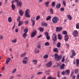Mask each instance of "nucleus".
<instances>
[{
	"label": "nucleus",
	"mask_w": 79,
	"mask_h": 79,
	"mask_svg": "<svg viewBox=\"0 0 79 79\" xmlns=\"http://www.w3.org/2000/svg\"><path fill=\"white\" fill-rule=\"evenodd\" d=\"M51 18V16H48V17L46 18V21H48V20H50V19Z\"/></svg>",
	"instance_id": "nucleus-38"
},
{
	"label": "nucleus",
	"mask_w": 79,
	"mask_h": 79,
	"mask_svg": "<svg viewBox=\"0 0 79 79\" xmlns=\"http://www.w3.org/2000/svg\"><path fill=\"white\" fill-rule=\"evenodd\" d=\"M3 39V36L0 35V40H2Z\"/></svg>",
	"instance_id": "nucleus-53"
},
{
	"label": "nucleus",
	"mask_w": 79,
	"mask_h": 79,
	"mask_svg": "<svg viewBox=\"0 0 79 79\" xmlns=\"http://www.w3.org/2000/svg\"><path fill=\"white\" fill-rule=\"evenodd\" d=\"M44 45L45 46H49V43L48 42H47L45 43Z\"/></svg>",
	"instance_id": "nucleus-43"
},
{
	"label": "nucleus",
	"mask_w": 79,
	"mask_h": 79,
	"mask_svg": "<svg viewBox=\"0 0 79 79\" xmlns=\"http://www.w3.org/2000/svg\"><path fill=\"white\" fill-rule=\"evenodd\" d=\"M52 38L53 41H55V42L56 41L57 39L56 38V34H53L52 36Z\"/></svg>",
	"instance_id": "nucleus-6"
},
{
	"label": "nucleus",
	"mask_w": 79,
	"mask_h": 79,
	"mask_svg": "<svg viewBox=\"0 0 79 79\" xmlns=\"http://www.w3.org/2000/svg\"><path fill=\"white\" fill-rule=\"evenodd\" d=\"M69 73H70L69 70L68 69L66 70L65 71V73L66 74H69Z\"/></svg>",
	"instance_id": "nucleus-26"
},
{
	"label": "nucleus",
	"mask_w": 79,
	"mask_h": 79,
	"mask_svg": "<svg viewBox=\"0 0 79 79\" xmlns=\"http://www.w3.org/2000/svg\"><path fill=\"white\" fill-rule=\"evenodd\" d=\"M11 42H12V43L15 44V43H16V42H17V39H15L14 40L11 41Z\"/></svg>",
	"instance_id": "nucleus-34"
},
{
	"label": "nucleus",
	"mask_w": 79,
	"mask_h": 79,
	"mask_svg": "<svg viewBox=\"0 0 79 79\" xmlns=\"http://www.w3.org/2000/svg\"><path fill=\"white\" fill-rule=\"evenodd\" d=\"M64 60H65V59H64V56L62 59L61 61V62H64Z\"/></svg>",
	"instance_id": "nucleus-50"
},
{
	"label": "nucleus",
	"mask_w": 79,
	"mask_h": 79,
	"mask_svg": "<svg viewBox=\"0 0 79 79\" xmlns=\"http://www.w3.org/2000/svg\"><path fill=\"white\" fill-rule=\"evenodd\" d=\"M76 78V76H75V75H73V77H72V79H75Z\"/></svg>",
	"instance_id": "nucleus-64"
},
{
	"label": "nucleus",
	"mask_w": 79,
	"mask_h": 79,
	"mask_svg": "<svg viewBox=\"0 0 79 79\" xmlns=\"http://www.w3.org/2000/svg\"><path fill=\"white\" fill-rule=\"evenodd\" d=\"M64 40L66 42V41H68V39H69V37L68 36V35H65L64 36Z\"/></svg>",
	"instance_id": "nucleus-12"
},
{
	"label": "nucleus",
	"mask_w": 79,
	"mask_h": 79,
	"mask_svg": "<svg viewBox=\"0 0 79 79\" xmlns=\"http://www.w3.org/2000/svg\"><path fill=\"white\" fill-rule=\"evenodd\" d=\"M63 34L64 35H67V34H68V32L66 31H63Z\"/></svg>",
	"instance_id": "nucleus-37"
},
{
	"label": "nucleus",
	"mask_w": 79,
	"mask_h": 79,
	"mask_svg": "<svg viewBox=\"0 0 79 79\" xmlns=\"http://www.w3.org/2000/svg\"><path fill=\"white\" fill-rule=\"evenodd\" d=\"M17 6H22V5H23V3L21 1H19L17 2Z\"/></svg>",
	"instance_id": "nucleus-11"
},
{
	"label": "nucleus",
	"mask_w": 79,
	"mask_h": 79,
	"mask_svg": "<svg viewBox=\"0 0 79 79\" xmlns=\"http://www.w3.org/2000/svg\"><path fill=\"white\" fill-rule=\"evenodd\" d=\"M14 79V77L13 76H10L9 79Z\"/></svg>",
	"instance_id": "nucleus-55"
},
{
	"label": "nucleus",
	"mask_w": 79,
	"mask_h": 79,
	"mask_svg": "<svg viewBox=\"0 0 79 79\" xmlns=\"http://www.w3.org/2000/svg\"><path fill=\"white\" fill-rule=\"evenodd\" d=\"M71 52L73 56H76V52H75V51H74V50H72L71 51Z\"/></svg>",
	"instance_id": "nucleus-30"
},
{
	"label": "nucleus",
	"mask_w": 79,
	"mask_h": 79,
	"mask_svg": "<svg viewBox=\"0 0 79 79\" xmlns=\"http://www.w3.org/2000/svg\"><path fill=\"white\" fill-rule=\"evenodd\" d=\"M61 66V64L60 63L58 64L57 65V66L58 67H59V66Z\"/></svg>",
	"instance_id": "nucleus-59"
},
{
	"label": "nucleus",
	"mask_w": 79,
	"mask_h": 79,
	"mask_svg": "<svg viewBox=\"0 0 79 79\" xmlns=\"http://www.w3.org/2000/svg\"><path fill=\"white\" fill-rule=\"evenodd\" d=\"M23 21H19V23L18 25V26H22L23 24Z\"/></svg>",
	"instance_id": "nucleus-24"
},
{
	"label": "nucleus",
	"mask_w": 79,
	"mask_h": 79,
	"mask_svg": "<svg viewBox=\"0 0 79 79\" xmlns=\"http://www.w3.org/2000/svg\"><path fill=\"white\" fill-rule=\"evenodd\" d=\"M78 71H79V70H78V69H75V74H77V73H78Z\"/></svg>",
	"instance_id": "nucleus-51"
},
{
	"label": "nucleus",
	"mask_w": 79,
	"mask_h": 79,
	"mask_svg": "<svg viewBox=\"0 0 79 79\" xmlns=\"http://www.w3.org/2000/svg\"><path fill=\"white\" fill-rule=\"evenodd\" d=\"M11 60V58H8L6 61V64H7L8 63V62H10Z\"/></svg>",
	"instance_id": "nucleus-19"
},
{
	"label": "nucleus",
	"mask_w": 79,
	"mask_h": 79,
	"mask_svg": "<svg viewBox=\"0 0 79 79\" xmlns=\"http://www.w3.org/2000/svg\"><path fill=\"white\" fill-rule=\"evenodd\" d=\"M40 15H38L36 17V21H38V20L40 19Z\"/></svg>",
	"instance_id": "nucleus-42"
},
{
	"label": "nucleus",
	"mask_w": 79,
	"mask_h": 79,
	"mask_svg": "<svg viewBox=\"0 0 79 79\" xmlns=\"http://www.w3.org/2000/svg\"><path fill=\"white\" fill-rule=\"evenodd\" d=\"M50 70H46L45 71V73L47 74H49V73H50Z\"/></svg>",
	"instance_id": "nucleus-41"
},
{
	"label": "nucleus",
	"mask_w": 79,
	"mask_h": 79,
	"mask_svg": "<svg viewBox=\"0 0 79 79\" xmlns=\"http://www.w3.org/2000/svg\"><path fill=\"white\" fill-rule=\"evenodd\" d=\"M27 33H23V39H26V37H27Z\"/></svg>",
	"instance_id": "nucleus-29"
},
{
	"label": "nucleus",
	"mask_w": 79,
	"mask_h": 79,
	"mask_svg": "<svg viewBox=\"0 0 79 79\" xmlns=\"http://www.w3.org/2000/svg\"><path fill=\"white\" fill-rule=\"evenodd\" d=\"M16 76L17 77H21V74H17Z\"/></svg>",
	"instance_id": "nucleus-57"
},
{
	"label": "nucleus",
	"mask_w": 79,
	"mask_h": 79,
	"mask_svg": "<svg viewBox=\"0 0 79 79\" xmlns=\"http://www.w3.org/2000/svg\"><path fill=\"white\" fill-rule=\"evenodd\" d=\"M58 38L59 39V40H61L62 39V36L60 34H59Z\"/></svg>",
	"instance_id": "nucleus-25"
},
{
	"label": "nucleus",
	"mask_w": 79,
	"mask_h": 79,
	"mask_svg": "<svg viewBox=\"0 0 79 79\" xmlns=\"http://www.w3.org/2000/svg\"><path fill=\"white\" fill-rule=\"evenodd\" d=\"M15 24L14 25L13 27L12 28V30H14L15 29Z\"/></svg>",
	"instance_id": "nucleus-61"
},
{
	"label": "nucleus",
	"mask_w": 79,
	"mask_h": 79,
	"mask_svg": "<svg viewBox=\"0 0 79 79\" xmlns=\"http://www.w3.org/2000/svg\"><path fill=\"white\" fill-rule=\"evenodd\" d=\"M9 51L10 52H13V50H12V49H11V48H10L9 49Z\"/></svg>",
	"instance_id": "nucleus-62"
},
{
	"label": "nucleus",
	"mask_w": 79,
	"mask_h": 79,
	"mask_svg": "<svg viewBox=\"0 0 79 79\" xmlns=\"http://www.w3.org/2000/svg\"><path fill=\"white\" fill-rule=\"evenodd\" d=\"M35 18L34 17H32L31 19V21L32 23V26H34L35 24Z\"/></svg>",
	"instance_id": "nucleus-7"
},
{
	"label": "nucleus",
	"mask_w": 79,
	"mask_h": 79,
	"mask_svg": "<svg viewBox=\"0 0 79 79\" xmlns=\"http://www.w3.org/2000/svg\"><path fill=\"white\" fill-rule=\"evenodd\" d=\"M65 67V64H63L62 65L60 66V69H64V68Z\"/></svg>",
	"instance_id": "nucleus-20"
},
{
	"label": "nucleus",
	"mask_w": 79,
	"mask_h": 79,
	"mask_svg": "<svg viewBox=\"0 0 79 79\" xmlns=\"http://www.w3.org/2000/svg\"><path fill=\"white\" fill-rule=\"evenodd\" d=\"M11 4L12 5L11 6V7L12 9V10H15V8H16V6H15V5L13 4V3H12V2H11Z\"/></svg>",
	"instance_id": "nucleus-13"
},
{
	"label": "nucleus",
	"mask_w": 79,
	"mask_h": 79,
	"mask_svg": "<svg viewBox=\"0 0 79 79\" xmlns=\"http://www.w3.org/2000/svg\"><path fill=\"white\" fill-rule=\"evenodd\" d=\"M73 35L74 37H77L78 35V31L77 30L73 31Z\"/></svg>",
	"instance_id": "nucleus-5"
},
{
	"label": "nucleus",
	"mask_w": 79,
	"mask_h": 79,
	"mask_svg": "<svg viewBox=\"0 0 79 79\" xmlns=\"http://www.w3.org/2000/svg\"><path fill=\"white\" fill-rule=\"evenodd\" d=\"M20 19H21V17H20V16L18 17L17 19V21L18 22L19 21H20Z\"/></svg>",
	"instance_id": "nucleus-45"
},
{
	"label": "nucleus",
	"mask_w": 79,
	"mask_h": 79,
	"mask_svg": "<svg viewBox=\"0 0 79 79\" xmlns=\"http://www.w3.org/2000/svg\"><path fill=\"white\" fill-rule=\"evenodd\" d=\"M52 6L53 7H54V6H55V2H53L52 4Z\"/></svg>",
	"instance_id": "nucleus-44"
},
{
	"label": "nucleus",
	"mask_w": 79,
	"mask_h": 79,
	"mask_svg": "<svg viewBox=\"0 0 79 79\" xmlns=\"http://www.w3.org/2000/svg\"><path fill=\"white\" fill-rule=\"evenodd\" d=\"M30 10L27 9L25 12V15L26 17L27 18H31V15H29L30 13Z\"/></svg>",
	"instance_id": "nucleus-2"
},
{
	"label": "nucleus",
	"mask_w": 79,
	"mask_h": 79,
	"mask_svg": "<svg viewBox=\"0 0 79 79\" xmlns=\"http://www.w3.org/2000/svg\"><path fill=\"white\" fill-rule=\"evenodd\" d=\"M16 71H17V69H15L12 71V74H14V73H15L16 72Z\"/></svg>",
	"instance_id": "nucleus-32"
},
{
	"label": "nucleus",
	"mask_w": 79,
	"mask_h": 79,
	"mask_svg": "<svg viewBox=\"0 0 79 79\" xmlns=\"http://www.w3.org/2000/svg\"><path fill=\"white\" fill-rule=\"evenodd\" d=\"M25 24H28V23H29V22H28V21H27V20H26L25 21Z\"/></svg>",
	"instance_id": "nucleus-54"
},
{
	"label": "nucleus",
	"mask_w": 79,
	"mask_h": 79,
	"mask_svg": "<svg viewBox=\"0 0 79 79\" xmlns=\"http://www.w3.org/2000/svg\"><path fill=\"white\" fill-rule=\"evenodd\" d=\"M41 47V45H40V44H39L38 45L37 48H39L40 49Z\"/></svg>",
	"instance_id": "nucleus-52"
},
{
	"label": "nucleus",
	"mask_w": 79,
	"mask_h": 79,
	"mask_svg": "<svg viewBox=\"0 0 79 79\" xmlns=\"http://www.w3.org/2000/svg\"><path fill=\"white\" fill-rule=\"evenodd\" d=\"M62 29L63 28L61 27H57L56 28V32H60L61 31Z\"/></svg>",
	"instance_id": "nucleus-8"
},
{
	"label": "nucleus",
	"mask_w": 79,
	"mask_h": 79,
	"mask_svg": "<svg viewBox=\"0 0 79 79\" xmlns=\"http://www.w3.org/2000/svg\"><path fill=\"white\" fill-rule=\"evenodd\" d=\"M40 52V51L39 50V49H38V48L35 49V53H39Z\"/></svg>",
	"instance_id": "nucleus-18"
},
{
	"label": "nucleus",
	"mask_w": 79,
	"mask_h": 79,
	"mask_svg": "<svg viewBox=\"0 0 79 79\" xmlns=\"http://www.w3.org/2000/svg\"><path fill=\"white\" fill-rule=\"evenodd\" d=\"M63 4L64 5V6H66V2H65V1H63Z\"/></svg>",
	"instance_id": "nucleus-56"
},
{
	"label": "nucleus",
	"mask_w": 79,
	"mask_h": 79,
	"mask_svg": "<svg viewBox=\"0 0 79 79\" xmlns=\"http://www.w3.org/2000/svg\"><path fill=\"white\" fill-rule=\"evenodd\" d=\"M58 18L56 17H54L52 18V21L53 23L55 24H56L58 23Z\"/></svg>",
	"instance_id": "nucleus-3"
},
{
	"label": "nucleus",
	"mask_w": 79,
	"mask_h": 79,
	"mask_svg": "<svg viewBox=\"0 0 79 79\" xmlns=\"http://www.w3.org/2000/svg\"><path fill=\"white\" fill-rule=\"evenodd\" d=\"M44 34L45 36H48V32H45Z\"/></svg>",
	"instance_id": "nucleus-48"
},
{
	"label": "nucleus",
	"mask_w": 79,
	"mask_h": 79,
	"mask_svg": "<svg viewBox=\"0 0 79 79\" xmlns=\"http://www.w3.org/2000/svg\"><path fill=\"white\" fill-rule=\"evenodd\" d=\"M39 30L41 32H43L44 31V28L42 27H40L39 28Z\"/></svg>",
	"instance_id": "nucleus-39"
},
{
	"label": "nucleus",
	"mask_w": 79,
	"mask_h": 79,
	"mask_svg": "<svg viewBox=\"0 0 79 79\" xmlns=\"http://www.w3.org/2000/svg\"><path fill=\"white\" fill-rule=\"evenodd\" d=\"M48 57V55L47 54H46L44 56L43 58H44V59H47V58Z\"/></svg>",
	"instance_id": "nucleus-33"
},
{
	"label": "nucleus",
	"mask_w": 79,
	"mask_h": 79,
	"mask_svg": "<svg viewBox=\"0 0 79 79\" xmlns=\"http://www.w3.org/2000/svg\"><path fill=\"white\" fill-rule=\"evenodd\" d=\"M67 16L68 19H69V20H71V19H72V17L71 16V15H68Z\"/></svg>",
	"instance_id": "nucleus-31"
},
{
	"label": "nucleus",
	"mask_w": 79,
	"mask_h": 79,
	"mask_svg": "<svg viewBox=\"0 0 79 79\" xmlns=\"http://www.w3.org/2000/svg\"><path fill=\"white\" fill-rule=\"evenodd\" d=\"M32 62L34 64H37V60H33Z\"/></svg>",
	"instance_id": "nucleus-17"
},
{
	"label": "nucleus",
	"mask_w": 79,
	"mask_h": 79,
	"mask_svg": "<svg viewBox=\"0 0 79 79\" xmlns=\"http://www.w3.org/2000/svg\"><path fill=\"white\" fill-rule=\"evenodd\" d=\"M19 13L20 16H22L23 15L24 12H23V10H20L19 11Z\"/></svg>",
	"instance_id": "nucleus-15"
},
{
	"label": "nucleus",
	"mask_w": 79,
	"mask_h": 79,
	"mask_svg": "<svg viewBox=\"0 0 79 79\" xmlns=\"http://www.w3.org/2000/svg\"><path fill=\"white\" fill-rule=\"evenodd\" d=\"M52 63L51 61H50L46 64V66L48 68H50L51 66H52Z\"/></svg>",
	"instance_id": "nucleus-10"
},
{
	"label": "nucleus",
	"mask_w": 79,
	"mask_h": 79,
	"mask_svg": "<svg viewBox=\"0 0 79 79\" xmlns=\"http://www.w3.org/2000/svg\"><path fill=\"white\" fill-rule=\"evenodd\" d=\"M49 3H50L49 1H47V2H44V3H45V6H46V7H48V4H49Z\"/></svg>",
	"instance_id": "nucleus-23"
},
{
	"label": "nucleus",
	"mask_w": 79,
	"mask_h": 79,
	"mask_svg": "<svg viewBox=\"0 0 79 79\" xmlns=\"http://www.w3.org/2000/svg\"><path fill=\"white\" fill-rule=\"evenodd\" d=\"M26 54H27V53L26 52H24L20 55V57H21L22 58L24 57Z\"/></svg>",
	"instance_id": "nucleus-21"
},
{
	"label": "nucleus",
	"mask_w": 79,
	"mask_h": 79,
	"mask_svg": "<svg viewBox=\"0 0 79 79\" xmlns=\"http://www.w3.org/2000/svg\"><path fill=\"white\" fill-rule=\"evenodd\" d=\"M18 1H19V0H14L12 1V3H14V2H18Z\"/></svg>",
	"instance_id": "nucleus-49"
},
{
	"label": "nucleus",
	"mask_w": 79,
	"mask_h": 79,
	"mask_svg": "<svg viewBox=\"0 0 79 79\" xmlns=\"http://www.w3.org/2000/svg\"><path fill=\"white\" fill-rule=\"evenodd\" d=\"M53 51L55 52H56V53H57L58 52V50L57 48H55L53 49Z\"/></svg>",
	"instance_id": "nucleus-36"
},
{
	"label": "nucleus",
	"mask_w": 79,
	"mask_h": 79,
	"mask_svg": "<svg viewBox=\"0 0 79 79\" xmlns=\"http://www.w3.org/2000/svg\"><path fill=\"white\" fill-rule=\"evenodd\" d=\"M60 10L61 11L63 12V11H64V8L62 7L60 9Z\"/></svg>",
	"instance_id": "nucleus-46"
},
{
	"label": "nucleus",
	"mask_w": 79,
	"mask_h": 79,
	"mask_svg": "<svg viewBox=\"0 0 79 79\" xmlns=\"http://www.w3.org/2000/svg\"><path fill=\"white\" fill-rule=\"evenodd\" d=\"M46 38L47 40H50V37L49 36H47Z\"/></svg>",
	"instance_id": "nucleus-58"
},
{
	"label": "nucleus",
	"mask_w": 79,
	"mask_h": 79,
	"mask_svg": "<svg viewBox=\"0 0 79 79\" xmlns=\"http://www.w3.org/2000/svg\"><path fill=\"white\" fill-rule=\"evenodd\" d=\"M76 66L77 67H78V66H79V60L78 59H77L76 60Z\"/></svg>",
	"instance_id": "nucleus-22"
},
{
	"label": "nucleus",
	"mask_w": 79,
	"mask_h": 79,
	"mask_svg": "<svg viewBox=\"0 0 79 79\" xmlns=\"http://www.w3.org/2000/svg\"><path fill=\"white\" fill-rule=\"evenodd\" d=\"M66 46H67V48H69V44H66Z\"/></svg>",
	"instance_id": "nucleus-63"
},
{
	"label": "nucleus",
	"mask_w": 79,
	"mask_h": 79,
	"mask_svg": "<svg viewBox=\"0 0 79 79\" xmlns=\"http://www.w3.org/2000/svg\"><path fill=\"white\" fill-rule=\"evenodd\" d=\"M41 26H45V27H47L48 26V24L47 23H42L41 24Z\"/></svg>",
	"instance_id": "nucleus-14"
},
{
	"label": "nucleus",
	"mask_w": 79,
	"mask_h": 79,
	"mask_svg": "<svg viewBox=\"0 0 79 79\" xmlns=\"http://www.w3.org/2000/svg\"><path fill=\"white\" fill-rule=\"evenodd\" d=\"M29 57H25L23 59V60H22L23 63L24 64H27V63H28V61H29Z\"/></svg>",
	"instance_id": "nucleus-1"
},
{
	"label": "nucleus",
	"mask_w": 79,
	"mask_h": 79,
	"mask_svg": "<svg viewBox=\"0 0 79 79\" xmlns=\"http://www.w3.org/2000/svg\"><path fill=\"white\" fill-rule=\"evenodd\" d=\"M76 27L77 29H78L79 28V23H77L76 25Z\"/></svg>",
	"instance_id": "nucleus-47"
},
{
	"label": "nucleus",
	"mask_w": 79,
	"mask_h": 79,
	"mask_svg": "<svg viewBox=\"0 0 79 79\" xmlns=\"http://www.w3.org/2000/svg\"><path fill=\"white\" fill-rule=\"evenodd\" d=\"M42 73H43V72H39L37 73V74H38L39 75L41 74H42Z\"/></svg>",
	"instance_id": "nucleus-60"
},
{
	"label": "nucleus",
	"mask_w": 79,
	"mask_h": 79,
	"mask_svg": "<svg viewBox=\"0 0 79 79\" xmlns=\"http://www.w3.org/2000/svg\"><path fill=\"white\" fill-rule=\"evenodd\" d=\"M50 12L51 14H53V10L52 8H51L50 10Z\"/></svg>",
	"instance_id": "nucleus-40"
},
{
	"label": "nucleus",
	"mask_w": 79,
	"mask_h": 79,
	"mask_svg": "<svg viewBox=\"0 0 79 79\" xmlns=\"http://www.w3.org/2000/svg\"><path fill=\"white\" fill-rule=\"evenodd\" d=\"M57 46L58 48L60 47H61V43L60 42L58 43L57 44Z\"/></svg>",
	"instance_id": "nucleus-35"
},
{
	"label": "nucleus",
	"mask_w": 79,
	"mask_h": 79,
	"mask_svg": "<svg viewBox=\"0 0 79 79\" xmlns=\"http://www.w3.org/2000/svg\"><path fill=\"white\" fill-rule=\"evenodd\" d=\"M54 56L55 60H57V61H58L59 60H60V59H62V56H58L57 53H56L54 55Z\"/></svg>",
	"instance_id": "nucleus-4"
},
{
	"label": "nucleus",
	"mask_w": 79,
	"mask_h": 79,
	"mask_svg": "<svg viewBox=\"0 0 79 79\" xmlns=\"http://www.w3.org/2000/svg\"><path fill=\"white\" fill-rule=\"evenodd\" d=\"M8 21L9 23H11L12 22V18L11 17H10L8 18Z\"/></svg>",
	"instance_id": "nucleus-16"
},
{
	"label": "nucleus",
	"mask_w": 79,
	"mask_h": 79,
	"mask_svg": "<svg viewBox=\"0 0 79 79\" xmlns=\"http://www.w3.org/2000/svg\"><path fill=\"white\" fill-rule=\"evenodd\" d=\"M56 8L57 9H59V8H60V7H61V4H57L56 5Z\"/></svg>",
	"instance_id": "nucleus-28"
},
{
	"label": "nucleus",
	"mask_w": 79,
	"mask_h": 79,
	"mask_svg": "<svg viewBox=\"0 0 79 79\" xmlns=\"http://www.w3.org/2000/svg\"><path fill=\"white\" fill-rule=\"evenodd\" d=\"M36 34H37V31H36V30H35L34 31H33L31 35V37H34L36 35Z\"/></svg>",
	"instance_id": "nucleus-9"
},
{
	"label": "nucleus",
	"mask_w": 79,
	"mask_h": 79,
	"mask_svg": "<svg viewBox=\"0 0 79 79\" xmlns=\"http://www.w3.org/2000/svg\"><path fill=\"white\" fill-rule=\"evenodd\" d=\"M23 31L24 33L27 34L28 32V28H26V29L23 30Z\"/></svg>",
	"instance_id": "nucleus-27"
}]
</instances>
